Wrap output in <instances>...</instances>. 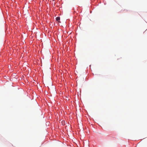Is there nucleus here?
Masks as SVG:
<instances>
[{"label":"nucleus","instance_id":"obj_1","mask_svg":"<svg viewBox=\"0 0 147 147\" xmlns=\"http://www.w3.org/2000/svg\"><path fill=\"white\" fill-rule=\"evenodd\" d=\"M56 20L59 22V20H60V18L59 17H57L56 18Z\"/></svg>","mask_w":147,"mask_h":147}]
</instances>
